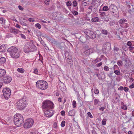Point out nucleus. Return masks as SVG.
Segmentation results:
<instances>
[{
    "label": "nucleus",
    "instance_id": "f257e3e1",
    "mask_svg": "<svg viewBox=\"0 0 134 134\" xmlns=\"http://www.w3.org/2000/svg\"><path fill=\"white\" fill-rule=\"evenodd\" d=\"M42 104L45 116L48 118L52 116L54 114V111L52 110L54 108L53 102L49 100H46L43 102Z\"/></svg>",
    "mask_w": 134,
    "mask_h": 134
},
{
    "label": "nucleus",
    "instance_id": "f03ea898",
    "mask_svg": "<svg viewBox=\"0 0 134 134\" xmlns=\"http://www.w3.org/2000/svg\"><path fill=\"white\" fill-rule=\"evenodd\" d=\"M33 41L27 42L24 47V51L26 53L30 52H34L36 51L37 48L33 44Z\"/></svg>",
    "mask_w": 134,
    "mask_h": 134
},
{
    "label": "nucleus",
    "instance_id": "7ed1b4c3",
    "mask_svg": "<svg viewBox=\"0 0 134 134\" xmlns=\"http://www.w3.org/2000/svg\"><path fill=\"white\" fill-rule=\"evenodd\" d=\"M14 122L16 126L19 127L21 126L24 122L23 116L19 113H17L14 115Z\"/></svg>",
    "mask_w": 134,
    "mask_h": 134
},
{
    "label": "nucleus",
    "instance_id": "20e7f679",
    "mask_svg": "<svg viewBox=\"0 0 134 134\" xmlns=\"http://www.w3.org/2000/svg\"><path fill=\"white\" fill-rule=\"evenodd\" d=\"M7 51L9 52L10 56L13 58H18L20 56L18 49L15 47H11L8 49Z\"/></svg>",
    "mask_w": 134,
    "mask_h": 134
},
{
    "label": "nucleus",
    "instance_id": "39448f33",
    "mask_svg": "<svg viewBox=\"0 0 134 134\" xmlns=\"http://www.w3.org/2000/svg\"><path fill=\"white\" fill-rule=\"evenodd\" d=\"M36 86L39 88L45 90L48 87L47 82L45 81L40 80L38 81L36 83Z\"/></svg>",
    "mask_w": 134,
    "mask_h": 134
},
{
    "label": "nucleus",
    "instance_id": "423d86ee",
    "mask_svg": "<svg viewBox=\"0 0 134 134\" xmlns=\"http://www.w3.org/2000/svg\"><path fill=\"white\" fill-rule=\"evenodd\" d=\"M27 105V103L25 99H23L19 100L16 103V107L19 110L24 109Z\"/></svg>",
    "mask_w": 134,
    "mask_h": 134
},
{
    "label": "nucleus",
    "instance_id": "0eeeda50",
    "mask_svg": "<svg viewBox=\"0 0 134 134\" xmlns=\"http://www.w3.org/2000/svg\"><path fill=\"white\" fill-rule=\"evenodd\" d=\"M34 121L33 119L30 118L25 121L23 124L25 129H28L31 127L33 125Z\"/></svg>",
    "mask_w": 134,
    "mask_h": 134
},
{
    "label": "nucleus",
    "instance_id": "6e6552de",
    "mask_svg": "<svg viewBox=\"0 0 134 134\" xmlns=\"http://www.w3.org/2000/svg\"><path fill=\"white\" fill-rule=\"evenodd\" d=\"M2 92L5 99H8L9 98L11 94V91L9 88H4L3 89Z\"/></svg>",
    "mask_w": 134,
    "mask_h": 134
},
{
    "label": "nucleus",
    "instance_id": "1a4fd4ad",
    "mask_svg": "<svg viewBox=\"0 0 134 134\" xmlns=\"http://www.w3.org/2000/svg\"><path fill=\"white\" fill-rule=\"evenodd\" d=\"M86 34L91 38H94L96 37L95 34L93 32L89 30H86L85 31Z\"/></svg>",
    "mask_w": 134,
    "mask_h": 134
},
{
    "label": "nucleus",
    "instance_id": "9d476101",
    "mask_svg": "<svg viewBox=\"0 0 134 134\" xmlns=\"http://www.w3.org/2000/svg\"><path fill=\"white\" fill-rule=\"evenodd\" d=\"M65 57L67 62L68 64H70L72 62V59L71 57L69 54V53L68 52H65Z\"/></svg>",
    "mask_w": 134,
    "mask_h": 134
},
{
    "label": "nucleus",
    "instance_id": "9b49d317",
    "mask_svg": "<svg viewBox=\"0 0 134 134\" xmlns=\"http://www.w3.org/2000/svg\"><path fill=\"white\" fill-rule=\"evenodd\" d=\"M3 81L5 83H10L12 80L11 77L9 75H7L3 78Z\"/></svg>",
    "mask_w": 134,
    "mask_h": 134
},
{
    "label": "nucleus",
    "instance_id": "f8f14e48",
    "mask_svg": "<svg viewBox=\"0 0 134 134\" xmlns=\"http://www.w3.org/2000/svg\"><path fill=\"white\" fill-rule=\"evenodd\" d=\"M109 10L111 12L115 13L117 11V8L114 4H111L109 7Z\"/></svg>",
    "mask_w": 134,
    "mask_h": 134
},
{
    "label": "nucleus",
    "instance_id": "ddd939ff",
    "mask_svg": "<svg viewBox=\"0 0 134 134\" xmlns=\"http://www.w3.org/2000/svg\"><path fill=\"white\" fill-rule=\"evenodd\" d=\"M59 85L60 89L62 91H63L66 90V87L65 85L60 80L59 81Z\"/></svg>",
    "mask_w": 134,
    "mask_h": 134
},
{
    "label": "nucleus",
    "instance_id": "4468645a",
    "mask_svg": "<svg viewBox=\"0 0 134 134\" xmlns=\"http://www.w3.org/2000/svg\"><path fill=\"white\" fill-rule=\"evenodd\" d=\"M100 0H92V4L97 6L99 5L100 3Z\"/></svg>",
    "mask_w": 134,
    "mask_h": 134
},
{
    "label": "nucleus",
    "instance_id": "2eb2a0df",
    "mask_svg": "<svg viewBox=\"0 0 134 134\" xmlns=\"http://www.w3.org/2000/svg\"><path fill=\"white\" fill-rule=\"evenodd\" d=\"M10 31L11 33H13L15 35L18 34L19 32H21V31L19 30L14 28H12Z\"/></svg>",
    "mask_w": 134,
    "mask_h": 134
},
{
    "label": "nucleus",
    "instance_id": "dca6fc26",
    "mask_svg": "<svg viewBox=\"0 0 134 134\" xmlns=\"http://www.w3.org/2000/svg\"><path fill=\"white\" fill-rule=\"evenodd\" d=\"M124 63L125 64L124 66L126 67H128L129 66L130 63V61L127 59H125L123 60Z\"/></svg>",
    "mask_w": 134,
    "mask_h": 134
},
{
    "label": "nucleus",
    "instance_id": "f3484780",
    "mask_svg": "<svg viewBox=\"0 0 134 134\" xmlns=\"http://www.w3.org/2000/svg\"><path fill=\"white\" fill-rule=\"evenodd\" d=\"M89 51V50H88V49L85 50L82 52V54L84 56H88L90 54Z\"/></svg>",
    "mask_w": 134,
    "mask_h": 134
},
{
    "label": "nucleus",
    "instance_id": "a211bd4d",
    "mask_svg": "<svg viewBox=\"0 0 134 134\" xmlns=\"http://www.w3.org/2000/svg\"><path fill=\"white\" fill-rule=\"evenodd\" d=\"M89 9L91 10V11L94 12L97 9L96 8H94V7L92 5L90 6L88 8Z\"/></svg>",
    "mask_w": 134,
    "mask_h": 134
},
{
    "label": "nucleus",
    "instance_id": "6ab92c4d",
    "mask_svg": "<svg viewBox=\"0 0 134 134\" xmlns=\"http://www.w3.org/2000/svg\"><path fill=\"white\" fill-rule=\"evenodd\" d=\"M127 20L125 19H120L119 21V23L120 25H122L125 22H126Z\"/></svg>",
    "mask_w": 134,
    "mask_h": 134
},
{
    "label": "nucleus",
    "instance_id": "aec40b11",
    "mask_svg": "<svg viewBox=\"0 0 134 134\" xmlns=\"http://www.w3.org/2000/svg\"><path fill=\"white\" fill-rule=\"evenodd\" d=\"M5 19L1 17L0 18V23L2 25H4L5 23Z\"/></svg>",
    "mask_w": 134,
    "mask_h": 134
},
{
    "label": "nucleus",
    "instance_id": "412c9836",
    "mask_svg": "<svg viewBox=\"0 0 134 134\" xmlns=\"http://www.w3.org/2000/svg\"><path fill=\"white\" fill-rule=\"evenodd\" d=\"M68 115L70 116H74L75 112L73 110L70 111L68 113Z\"/></svg>",
    "mask_w": 134,
    "mask_h": 134
},
{
    "label": "nucleus",
    "instance_id": "4be33fe9",
    "mask_svg": "<svg viewBox=\"0 0 134 134\" xmlns=\"http://www.w3.org/2000/svg\"><path fill=\"white\" fill-rule=\"evenodd\" d=\"M117 64L119 66H121L123 65L124 63L123 61L119 60L117 61Z\"/></svg>",
    "mask_w": 134,
    "mask_h": 134
},
{
    "label": "nucleus",
    "instance_id": "5701e85b",
    "mask_svg": "<svg viewBox=\"0 0 134 134\" xmlns=\"http://www.w3.org/2000/svg\"><path fill=\"white\" fill-rule=\"evenodd\" d=\"M101 60V59H100V58H97L96 59L93 60L92 61V62L93 63L95 64L98 62H100Z\"/></svg>",
    "mask_w": 134,
    "mask_h": 134
},
{
    "label": "nucleus",
    "instance_id": "b1692460",
    "mask_svg": "<svg viewBox=\"0 0 134 134\" xmlns=\"http://www.w3.org/2000/svg\"><path fill=\"white\" fill-rule=\"evenodd\" d=\"M17 70L18 72L21 73H23L24 71V70L21 68H18Z\"/></svg>",
    "mask_w": 134,
    "mask_h": 134
},
{
    "label": "nucleus",
    "instance_id": "393cba45",
    "mask_svg": "<svg viewBox=\"0 0 134 134\" xmlns=\"http://www.w3.org/2000/svg\"><path fill=\"white\" fill-rule=\"evenodd\" d=\"M120 26L124 28H126L129 26L128 25L127 23H124L122 25H120Z\"/></svg>",
    "mask_w": 134,
    "mask_h": 134
},
{
    "label": "nucleus",
    "instance_id": "a878e982",
    "mask_svg": "<svg viewBox=\"0 0 134 134\" xmlns=\"http://www.w3.org/2000/svg\"><path fill=\"white\" fill-rule=\"evenodd\" d=\"M99 20V19L98 17L93 18L92 19V21L94 22L98 21Z\"/></svg>",
    "mask_w": 134,
    "mask_h": 134
},
{
    "label": "nucleus",
    "instance_id": "bb28decb",
    "mask_svg": "<svg viewBox=\"0 0 134 134\" xmlns=\"http://www.w3.org/2000/svg\"><path fill=\"white\" fill-rule=\"evenodd\" d=\"M102 9L104 11H107L109 10V8L108 6H105L103 7Z\"/></svg>",
    "mask_w": 134,
    "mask_h": 134
},
{
    "label": "nucleus",
    "instance_id": "cd10ccee",
    "mask_svg": "<svg viewBox=\"0 0 134 134\" xmlns=\"http://www.w3.org/2000/svg\"><path fill=\"white\" fill-rule=\"evenodd\" d=\"M5 61V58L4 57H2L0 58V62L2 63H4Z\"/></svg>",
    "mask_w": 134,
    "mask_h": 134
},
{
    "label": "nucleus",
    "instance_id": "c85d7f7f",
    "mask_svg": "<svg viewBox=\"0 0 134 134\" xmlns=\"http://www.w3.org/2000/svg\"><path fill=\"white\" fill-rule=\"evenodd\" d=\"M20 23L23 26H26V24L24 23L23 20L22 19L20 20Z\"/></svg>",
    "mask_w": 134,
    "mask_h": 134
},
{
    "label": "nucleus",
    "instance_id": "c756f323",
    "mask_svg": "<svg viewBox=\"0 0 134 134\" xmlns=\"http://www.w3.org/2000/svg\"><path fill=\"white\" fill-rule=\"evenodd\" d=\"M102 34L106 35L107 34L108 31L107 30H102Z\"/></svg>",
    "mask_w": 134,
    "mask_h": 134
},
{
    "label": "nucleus",
    "instance_id": "7c9ffc66",
    "mask_svg": "<svg viewBox=\"0 0 134 134\" xmlns=\"http://www.w3.org/2000/svg\"><path fill=\"white\" fill-rule=\"evenodd\" d=\"M114 73L117 75H119L120 74V71L117 70H114Z\"/></svg>",
    "mask_w": 134,
    "mask_h": 134
},
{
    "label": "nucleus",
    "instance_id": "2f4dec72",
    "mask_svg": "<svg viewBox=\"0 0 134 134\" xmlns=\"http://www.w3.org/2000/svg\"><path fill=\"white\" fill-rule=\"evenodd\" d=\"M115 24L114 20L111 21L109 22V24L110 26H113Z\"/></svg>",
    "mask_w": 134,
    "mask_h": 134
},
{
    "label": "nucleus",
    "instance_id": "473e14b6",
    "mask_svg": "<svg viewBox=\"0 0 134 134\" xmlns=\"http://www.w3.org/2000/svg\"><path fill=\"white\" fill-rule=\"evenodd\" d=\"M106 119H104L102 120V124L103 125H105L106 123Z\"/></svg>",
    "mask_w": 134,
    "mask_h": 134
},
{
    "label": "nucleus",
    "instance_id": "72a5a7b5",
    "mask_svg": "<svg viewBox=\"0 0 134 134\" xmlns=\"http://www.w3.org/2000/svg\"><path fill=\"white\" fill-rule=\"evenodd\" d=\"M19 36H21L22 38L23 39H26V37L25 36L22 34H19Z\"/></svg>",
    "mask_w": 134,
    "mask_h": 134
},
{
    "label": "nucleus",
    "instance_id": "f704fd0d",
    "mask_svg": "<svg viewBox=\"0 0 134 134\" xmlns=\"http://www.w3.org/2000/svg\"><path fill=\"white\" fill-rule=\"evenodd\" d=\"M99 102V100L98 99H94V104L95 105H96Z\"/></svg>",
    "mask_w": 134,
    "mask_h": 134
},
{
    "label": "nucleus",
    "instance_id": "c9c22d12",
    "mask_svg": "<svg viewBox=\"0 0 134 134\" xmlns=\"http://www.w3.org/2000/svg\"><path fill=\"white\" fill-rule=\"evenodd\" d=\"M35 26L36 27L39 29H40L41 27V26L39 23H37L35 25Z\"/></svg>",
    "mask_w": 134,
    "mask_h": 134
},
{
    "label": "nucleus",
    "instance_id": "e433bc0d",
    "mask_svg": "<svg viewBox=\"0 0 134 134\" xmlns=\"http://www.w3.org/2000/svg\"><path fill=\"white\" fill-rule=\"evenodd\" d=\"M65 122L64 121H62L61 123V126L62 127H64L65 125Z\"/></svg>",
    "mask_w": 134,
    "mask_h": 134
},
{
    "label": "nucleus",
    "instance_id": "4c0bfd02",
    "mask_svg": "<svg viewBox=\"0 0 134 134\" xmlns=\"http://www.w3.org/2000/svg\"><path fill=\"white\" fill-rule=\"evenodd\" d=\"M88 50H89V52L90 54L94 52L95 51V50L92 48H90L88 49Z\"/></svg>",
    "mask_w": 134,
    "mask_h": 134
},
{
    "label": "nucleus",
    "instance_id": "58836bf2",
    "mask_svg": "<svg viewBox=\"0 0 134 134\" xmlns=\"http://www.w3.org/2000/svg\"><path fill=\"white\" fill-rule=\"evenodd\" d=\"M99 90L97 89H95L94 90V92L95 94H98L99 93Z\"/></svg>",
    "mask_w": 134,
    "mask_h": 134
},
{
    "label": "nucleus",
    "instance_id": "ea45409f",
    "mask_svg": "<svg viewBox=\"0 0 134 134\" xmlns=\"http://www.w3.org/2000/svg\"><path fill=\"white\" fill-rule=\"evenodd\" d=\"M76 102L75 100L73 101L72 102V106L74 108H75L76 107Z\"/></svg>",
    "mask_w": 134,
    "mask_h": 134
},
{
    "label": "nucleus",
    "instance_id": "a19ab883",
    "mask_svg": "<svg viewBox=\"0 0 134 134\" xmlns=\"http://www.w3.org/2000/svg\"><path fill=\"white\" fill-rule=\"evenodd\" d=\"M129 49L130 51L132 52L133 50L134 49V47L131 46L129 47Z\"/></svg>",
    "mask_w": 134,
    "mask_h": 134
},
{
    "label": "nucleus",
    "instance_id": "79ce46f5",
    "mask_svg": "<svg viewBox=\"0 0 134 134\" xmlns=\"http://www.w3.org/2000/svg\"><path fill=\"white\" fill-rule=\"evenodd\" d=\"M72 13L74 15H78V13L77 11H73L72 12Z\"/></svg>",
    "mask_w": 134,
    "mask_h": 134
},
{
    "label": "nucleus",
    "instance_id": "37998d69",
    "mask_svg": "<svg viewBox=\"0 0 134 134\" xmlns=\"http://www.w3.org/2000/svg\"><path fill=\"white\" fill-rule=\"evenodd\" d=\"M71 3L70 1H69L66 2V5L68 6H70L71 5Z\"/></svg>",
    "mask_w": 134,
    "mask_h": 134
},
{
    "label": "nucleus",
    "instance_id": "c03bdc74",
    "mask_svg": "<svg viewBox=\"0 0 134 134\" xmlns=\"http://www.w3.org/2000/svg\"><path fill=\"white\" fill-rule=\"evenodd\" d=\"M87 114L88 116L91 118H93L92 115L90 112H88Z\"/></svg>",
    "mask_w": 134,
    "mask_h": 134
},
{
    "label": "nucleus",
    "instance_id": "a18cd8bd",
    "mask_svg": "<svg viewBox=\"0 0 134 134\" xmlns=\"http://www.w3.org/2000/svg\"><path fill=\"white\" fill-rule=\"evenodd\" d=\"M132 44L131 42L130 41H129L127 42V45L129 47L131 46Z\"/></svg>",
    "mask_w": 134,
    "mask_h": 134
},
{
    "label": "nucleus",
    "instance_id": "49530a36",
    "mask_svg": "<svg viewBox=\"0 0 134 134\" xmlns=\"http://www.w3.org/2000/svg\"><path fill=\"white\" fill-rule=\"evenodd\" d=\"M4 50L3 45H2L0 47V52H2Z\"/></svg>",
    "mask_w": 134,
    "mask_h": 134
},
{
    "label": "nucleus",
    "instance_id": "de8ad7c7",
    "mask_svg": "<svg viewBox=\"0 0 134 134\" xmlns=\"http://www.w3.org/2000/svg\"><path fill=\"white\" fill-rule=\"evenodd\" d=\"M102 62H100L96 64L97 66V67H99L102 65Z\"/></svg>",
    "mask_w": 134,
    "mask_h": 134
},
{
    "label": "nucleus",
    "instance_id": "09e8293b",
    "mask_svg": "<svg viewBox=\"0 0 134 134\" xmlns=\"http://www.w3.org/2000/svg\"><path fill=\"white\" fill-rule=\"evenodd\" d=\"M121 108L124 110H126L127 108L126 105H124L121 107Z\"/></svg>",
    "mask_w": 134,
    "mask_h": 134
},
{
    "label": "nucleus",
    "instance_id": "8fccbe9b",
    "mask_svg": "<svg viewBox=\"0 0 134 134\" xmlns=\"http://www.w3.org/2000/svg\"><path fill=\"white\" fill-rule=\"evenodd\" d=\"M100 15L103 16H104L105 15V13L104 12H100Z\"/></svg>",
    "mask_w": 134,
    "mask_h": 134
},
{
    "label": "nucleus",
    "instance_id": "3c124183",
    "mask_svg": "<svg viewBox=\"0 0 134 134\" xmlns=\"http://www.w3.org/2000/svg\"><path fill=\"white\" fill-rule=\"evenodd\" d=\"M49 0H45L44 1L45 4L47 5L49 4Z\"/></svg>",
    "mask_w": 134,
    "mask_h": 134
},
{
    "label": "nucleus",
    "instance_id": "603ef678",
    "mask_svg": "<svg viewBox=\"0 0 134 134\" xmlns=\"http://www.w3.org/2000/svg\"><path fill=\"white\" fill-rule=\"evenodd\" d=\"M129 87L130 88H134V82L132 83V84L129 86Z\"/></svg>",
    "mask_w": 134,
    "mask_h": 134
},
{
    "label": "nucleus",
    "instance_id": "864d4df0",
    "mask_svg": "<svg viewBox=\"0 0 134 134\" xmlns=\"http://www.w3.org/2000/svg\"><path fill=\"white\" fill-rule=\"evenodd\" d=\"M104 70L107 71H108L109 70V68L107 66H105L104 67Z\"/></svg>",
    "mask_w": 134,
    "mask_h": 134
},
{
    "label": "nucleus",
    "instance_id": "5fc2aeb1",
    "mask_svg": "<svg viewBox=\"0 0 134 134\" xmlns=\"http://www.w3.org/2000/svg\"><path fill=\"white\" fill-rule=\"evenodd\" d=\"M61 115L62 116H64L65 115V111L64 110L60 112Z\"/></svg>",
    "mask_w": 134,
    "mask_h": 134
},
{
    "label": "nucleus",
    "instance_id": "6e6d98bb",
    "mask_svg": "<svg viewBox=\"0 0 134 134\" xmlns=\"http://www.w3.org/2000/svg\"><path fill=\"white\" fill-rule=\"evenodd\" d=\"M73 5L74 6L76 7V6L77 5V3L76 1H73Z\"/></svg>",
    "mask_w": 134,
    "mask_h": 134
},
{
    "label": "nucleus",
    "instance_id": "4d7b16f0",
    "mask_svg": "<svg viewBox=\"0 0 134 134\" xmlns=\"http://www.w3.org/2000/svg\"><path fill=\"white\" fill-rule=\"evenodd\" d=\"M119 69L118 66L117 65H115L114 66V70H115V69Z\"/></svg>",
    "mask_w": 134,
    "mask_h": 134
},
{
    "label": "nucleus",
    "instance_id": "13d9d810",
    "mask_svg": "<svg viewBox=\"0 0 134 134\" xmlns=\"http://www.w3.org/2000/svg\"><path fill=\"white\" fill-rule=\"evenodd\" d=\"M15 26L16 27H17L19 29H20L21 28V26L19 25L18 24H16Z\"/></svg>",
    "mask_w": 134,
    "mask_h": 134
},
{
    "label": "nucleus",
    "instance_id": "bf43d9fd",
    "mask_svg": "<svg viewBox=\"0 0 134 134\" xmlns=\"http://www.w3.org/2000/svg\"><path fill=\"white\" fill-rule=\"evenodd\" d=\"M34 72L36 74H37L38 72V71L37 70L35 69L34 70Z\"/></svg>",
    "mask_w": 134,
    "mask_h": 134
},
{
    "label": "nucleus",
    "instance_id": "052dcab7",
    "mask_svg": "<svg viewBox=\"0 0 134 134\" xmlns=\"http://www.w3.org/2000/svg\"><path fill=\"white\" fill-rule=\"evenodd\" d=\"M18 8L20 10H23L24 9L20 5H19L18 6Z\"/></svg>",
    "mask_w": 134,
    "mask_h": 134
},
{
    "label": "nucleus",
    "instance_id": "680f3d73",
    "mask_svg": "<svg viewBox=\"0 0 134 134\" xmlns=\"http://www.w3.org/2000/svg\"><path fill=\"white\" fill-rule=\"evenodd\" d=\"M29 21H30V22H33L34 21V20L32 18H30L29 19Z\"/></svg>",
    "mask_w": 134,
    "mask_h": 134
},
{
    "label": "nucleus",
    "instance_id": "e2e57ef3",
    "mask_svg": "<svg viewBox=\"0 0 134 134\" xmlns=\"http://www.w3.org/2000/svg\"><path fill=\"white\" fill-rule=\"evenodd\" d=\"M124 91L126 92L128 91L129 89L127 87H125L124 88Z\"/></svg>",
    "mask_w": 134,
    "mask_h": 134
},
{
    "label": "nucleus",
    "instance_id": "0e129e2a",
    "mask_svg": "<svg viewBox=\"0 0 134 134\" xmlns=\"http://www.w3.org/2000/svg\"><path fill=\"white\" fill-rule=\"evenodd\" d=\"M123 89V87L122 86H121L118 88L119 90H122Z\"/></svg>",
    "mask_w": 134,
    "mask_h": 134
},
{
    "label": "nucleus",
    "instance_id": "69168bd1",
    "mask_svg": "<svg viewBox=\"0 0 134 134\" xmlns=\"http://www.w3.org/2000/svg\"><path fill=\"white\" fill-rule=\"evenodd\" d=\"M105 107H101L99 108V110H102V111H103L105 109Z\"/></svg>",
    "mask_w": 134,
    "mask_h": 134
},
{
    "label": "nucleus",
    "instance_id": "338daca9",
    "mask_svg": "<svg viewBox=\"0 0 134 134\" xmlns=\"http://www.w3.org/2000/svg\"><path fill=\"white\" fill-rule=\"evenodd\" d=\"M113 73V71H110L109 74H108V76L109 77L112 76V75Z\"/></svg>",
    "mask_w": 134,
    "mask_h": 134
},
{
    "label": "nucleus",
    "instance_id": "774afa93",
    "mask_svg": "<svg viewBox=\"0 0 134 134\" xmlns=\"http://www.w3.org/2000/svg\"><path fill=\"white\" fill-rule=\"evenodd\" d=\"M54 127V128H56L57 126V124L56 122H54L53 124Z\"/></svg>",
    "mask_w": 134,
    "mask_h": 134
}]
</instances>
